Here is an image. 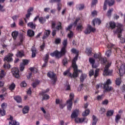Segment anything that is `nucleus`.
Returning a JSON list of instances; mask_svg holds the SVG:
<instances>
[{"instance_id": "obj_32", "label": "nucleus", "mask_w": 125, "mask_h": 125, "mask_svg": "<svg viewBox=\"0 0 125 125\" xmlns=\"http://www.w3.org/2000/svg\"><path fill=\"white\" fill-rule=\"evenodd\" d=\"M93 121H92V125H96V124H97V122L98 121V119L96 118V117L94 115L92 116Z\"/></svg>"}, {"instance_id": "obj_20", "label": "nucleus", "mask_w": 125, "mask_h": 125, "mask_svg": "<svg viewBox=\"0 0 125 125\" xmlns=\"http://www.w3.org/2000/svg\"><path fill=\"white\" fill-rule=\"evenodd\" d=\"M47 77L49 78L50 79H53L55 78V74L53 72L50 71L47 73Z\"/></svg>"}, {"instance_id": "obj_24", "label": "nucleus", "mask_w": 125, "mask_h": 125, "mask_svg": "<svg viewBox=\"0 0 125 125\" xmlns=\"http://www.w3.org/2000/svg\"><path fill=\"white\" fill-rule=\"evenodd\" d=\"M87 77V75H86V74H81L80 76V82L81 83H83V82H84V80L86 79Z\"/></svg>"}, {"instance_id": "obj_44", "label": "nucleus", "mask_w": 125, "mask_h": 125, "mask_svg": "<svg viewBox=\"0 0 125 125\" xmlns=\"http://www.w3.org/2000/svg\"><path fill=\"white\" fill-rule=\"evenodd\" d=\"M89 62L92 65H94V63H95V60L92 58H90L89 59Z\"/></svg>"}, {"instance_id": "obj_43", "label": "nucleus", "mask_w": 125, "mask_h": 125, "mask_svg": "<svg viewBox=\"0 0 125 125\" xmlns=\"http://www.w3.org/2000/svg\"><path fill=\"white\" fill-rule=\"evenodd\" d=\"M115 82L117 85H120L122 83V80L121 78H117Z\"/></svg>"}, {"instance_id": "obj_29", "label": "nucleus", "mask_w": 125, "mask_h": 125, "mask_svg": "<svg viewBox=\"0 0 125 125\" xmlns=\"http://www.w3.org/2000/svg\"><path fill=\"white\" fill-rule=\"evenodd\" d=\"M17 57H23L24 56V51H18L16 54Z\"/></svg>"}, {"instance_id": "obj_1", "label": "nucleus", "mask_w": 125, "mask_h": 125, "mask_svg": "<svg viewBox=\"0 0 125 125\" xmlns=\"http://www.w3.org/2000/svg\"><path fill=\"white\" fill-rule=\"evenodd\" d=\"M78 60V55L76 56L72 61V68L73 69V74L70 72V70L68 69L63 72V76H67L70 78H78L80 75V73H83L82 70H80L78 68V65L76 63V62Z\"/></svg>"}, {"instance_id": "obj_6", "label": "nucleus", "mask_w": 125, "mask_h": 125, "mask_svg": "<svg viewBox=\"0 0 125 125\" xmlns=\"http://www.w3.org/2000/svg\"><path fill=\"white\" fill-rule=\"evenodd\" d=\"M74 97L75 95H74V93H70L69 95L70 99L66 101L67 104H68L67 105V109L69 111H71V110H72V106H73V100H74Z\"/></svg>"}, {"instance_id": "obj_13", "label": "nucleus", "mask_w": 125, "mask_h": 125, "mask_svg": "<svg viewBox=\"0 0 125 125\" xmlns=\"http://www.w3.org/2000/svg\"><path fill=\"white\" fill-rule=\"evenodd\" d=\"M1 109L0 108V114L1 116H5V109L7 107V104L5 103H3L1 105Z\"/></svg>"}, {"instance_id": "obj_59", "label": "nucleus", "mask_w": 125, "mask_h": 125, "mask_svg": "<svg viewBox=\"0 0 125 125\" xmlns=\"http://www.w3.org/2000/svg\"><path fill=\"white\" fill-rule=\"evenodd\" d=\"M65 90H70L71 89V86H70V85L66 84L65 86Z\"/></svg>"}, {"instance_id": "obj_56", "label": "nucleus", "mask_w": 125, "mask_h": 125, "mask_svg": "<svg viewBox=\"0 0 125 125\" xmlns=\"http://www.w3.org/2000/svg\"><path fill=\"white\" fill-rule=\"evenodd\" d=\"M56 26V22L55 21H52L51 28L52 29H55Z\"/></svg>"}, {"instance_id": "obj_48", "label": "nucleus", "mask_w": 125, "mask_h": 125, "mask_svg": "<svg viewBox=\"0 0 125 125\" xmlns=\"http://www.w3.org/2000/svg\"><path fill=\"white\" fill-rule=\"evenodd\" d=\"M108 0H105L104 5V10H106L107 9V3H108Z\"/></svg>"}, {"instance_id": "obj_41", "label": "nucleus", "mask_w": 125, "mask_h": 125, "mask_svg": "<svg viewBox=\"0 0 125 125\" xmlns=\"http://www.w3.org/2000/svg\"><path fill=\"white\" fill-rule=\"evenodd\" d=\"M83 29V27L82 24L78 25L76 27L77 31H82Z\"/></svg>"}, {"instance_id": "obj_62", "label": "nucleus", "mask_w": 125, "mask_h": 125, "mask_svg": "<svg viewBox=\"0 0 125 125\" xmlns=\"http://www.w3.org/2000/svg\"><path fill=\"white\" fill-rule=\"evenodd\" d=\"M86 51L88 53V55L89 56V55H90L91 54V52H92V51H91V50L89 48L86 49Z\"/></svg>"}, {"instance_id": "obj_31", "label": "nucleus", "mask_w": 125, "mask_h": 125, "mask_svg": "<svg viewBox=\"0 0 125 125\" xmlns=\"http://www.w3.org/2000/svg\"><path fill=\"white\" fill-rule=\"evenodd\" d=\"M39 21L41 24H44L46 21V20L44 18L41 17L40 18H39Z\"/></svg>"}, {"instance_id": "obj_30", "label": "nucleus", "mask_w": 125, "mask_h": 125, "mask_svg": "<svg viewBox=\"0 0 125 125\" xmlns=\"http://www.w3.org/2000/svg\"><path fill=\"white\" fill-rule=\"evenodd\" d=\"M114 11V9L113 8L109 9L107 12V16L108 18H110L112 16V12Z\"/></svg>"}, {"instance_id": "obj_4", "label": "nucleus", "mask_w": 125, "mask_h": 125, "mask_svg": "<svg viewBox=\"0 0 125 125\" xmlns=\"http://www.w3.org/2000/svg\"><path fill=\"white\" fill-rule=\"evenodd\" d=\"M12 56H13V54H9L7 56H5L3 59V62H5L4 64L3 65L4 69H10L11 67L10 64L6 65V62H12L13 61V59H12Z\"/></svg>"}, {"instance_id": "obj_36", "label": "nucleus", "mask_w": 125, "mask_h": 125, "mask_svg": "<svg viewBox=\"0 0 125 125\" xmlns=\"http://www.w3.org/2000/svg\"><path fill=\"white\" fill-rule=\"evenodd\" d=\"M56 30H58V31H59V30H62V23L61 22L59 21L58 25L56 27Z\"/></svg>"}, {"instance_id": "obj_28", "label": "nucleus", "mask_w": 125, "mask_h": 125, "mask_svg": "<svg viewBox=\"0 0 125 125\" xmlns=\"http://www.w3.org/2000/svg\"><path fill=\"white\" fill-rule=\"evenodd\" d=\"M93 24L94 26H95V24L100 25L101 24V20L99 19H96L93 21Z\"/></svg>"}, {"instance_id": "obj_55", "label": "nucleus", "mask_w": 125, "mask_h": 125, "mask_svg": "<svg viewBox=\"0 0 125 125\" xmlns=\"http://www.w3.org/2000/svg\"><path fill=\"white\" fill-rule=\"evenodd\" d=\"M62 63L64 66H65L66 64L68 63V59H67V58H64L62 61Z\"/></svg>"}, {"instance_id": "obj_2", "label": "nucleus", "mask_w": 125, "mask_h": 125, "mask_svg": "<svg viewBox=\"0 0 125 125\" xmlns=\"http://www.w3.org/2000/svg\"><path fill=\"white\" fill-rule=\"evenodd\" d=\"M67 43L68 42L67 41V39L64 40L62 42V44L63 46L62 47L61 51H55L54 52L50 54V56H52V57H56V58H58V59H59V58H61V57H62V56H65L67 52V50H66V48H67Z\"/></svg>"}, {"instance_id": "obj_18", "label": "nucleus", "mask_w": 125, "mask_h": 125, "mask_svg": "<svg viewBox=\"0 0 125 125\" xmlns=\"http://www.w3.org/2000/svg\"><path fill=\"white\" fill-rule=\"evenodd\" d=\"M79 116V109H75L74 110L71 114V118L72 119H75V118H77Z\"/></svg>"}, {"instance_id": "obj_64", "label": "nucleus", "mask_w": 125, "mask_h": 125, "mask_svg": "<svg viewBox=\"0 0 125 125\" xmlns=\"http://www.w3.org/2000/svg\"><path fill=\"white\" fill-rule=\"evenodd\" d=\"M44 34L48 37L50 35V30H46V32H44Z\"/></svg>"}, {"instance_id": "obj_58", "label": "nucleus", "mask_w": 125, "mask_h": 125, "mask_svg": "<svg viewBox=\"0 0 125 125\" xmlns=\"http://www.w3.org/2000/svg\"><path fill=\"white\" fill-rule=\"evenodd\" d=\"M105 108L102 107L101 108V110H100V114H101V115H102L103 114V113H105Z\"/></svg>"}, {"instance_id": "obj_40", "label": "nucleus", "mask_w": 125, "mask_h": 125, "mask_svg": "<svg viewBox=\"0 0 125 125\" xmlns=\"http://www.w3.org/2000/svg\"><path fill=\"white\" fill-rule=\"evenodd\" d=\"M40 83V81L39 80H37L35 81V82L33 83L32 84L33 87L34 88H35V87H37V85H38V84H39Z\"/></svg>"}, {"instance_id": "obj_54", "label": "nucleus", "mask_w": 125, "mask_h": 125, "mask_svg": "<svg viewBox=\"0 0 125 125\" xmlns=\"http://www.w3.org/2000/svg\"><path fill=\"white\" fill-rule=\"evenodd\" d=\"M74 36V33L72 32V31H70V33L68 34V37L69 39H72L73 38V36Z\"/></svg>"}, {"instance_id": "obj_53", "label": "nucleus", "mask_w": 125, "mask_h": 125, "mask_svg": "<svg viewBox=\"0 0 125 125\" xmlns=\"http://www.w3.org/2000/svg\"><path fill=\"white\" fill-rule=\"evenodd\" d=\"M94 75V70L93 69H92L89 71V77H92Z\"/></svg>"}, {"instance_id": "obj_49", "label": "nucleus", "mask_w": 125, "mask_h": 125, "mask_svg": "<svg viewBox=\"0 0 125 125\" xmlns=\"http://www.w3.org/2000/svg\"><path fill=\"white\" fill-rule=\"evenodd\" d=\"M15 88V84L14 83H12L9 86V89L10 90H13Z\"/></svg>"}, {"instance_id": "obj_3", "label": "nucleus", "mask_w": 125, "mask_h": 125, "mask_svg": "<svg viewBox=\"0 0 125 125\" xmlns=\"http://www.w3.org/2000/svg\"><path fill=\"white\" fill-rule=\"evenodd\" d=\"M124 29L123 28V25L121 23H118L117 25V29L116 30L113 31V33L114 34H117L118 35V38L120 39V42L121 43H125V39L124 38H122V32Z\"/></svg>"}, {"instance_id": "obj_22", "label": "nucleus", "mask_w": 125, "mask_h": 125, "mask_svg": "<svg viewBox=\"0 0 125 125\" xmlns=\"http://www.w3.org/2000/svg\"><path fill=\"white\" fill-rule=\"evenodd\" d=\"M20 42H19L15 46H18L19 45H21L22 44V42H23V41L24 40V36L22 34H21L20 35Z\"/></svg>"}, {"instance_id": "obj_37", "label": "nucleus", "mask_w": 125, "mask_h": 125, "mask_svg": "<svg viewBox=\"0 0 125 125\" xmlns=\"http://www.w3.org/2000/svg\"><path fill=\"white\" fill-rule=\"evenodd\" d=\"M32 51V57L35 58L36 57V54H37V50L36 49H31Z\"/></svg>"}, {"instance_id": "obj_5", "label": "nucleus", "mask_w": 125, "mask_h": 125, "mask_svg": "<svg viewBox=\"0 0 125 125\" xmlns=\"http://www.w3.org/2000/svg\"><path fill=\"white\" fill-rule=\"evenodd\" d=\"M107 46L108 50L106 51L105 55H106L107 57H110V56H111V54H112V51L117 50V47L116 45H115V44L112 43H108Z\"/></svg>"}, {"instance_id": "obj_60", "label": "nucleus", "mask_w": 125, "mask_h": 125, "mask_svg": "<svg viewBox=\"0 0 125 125\" xmlns=\"http://www.w3.org/2000/svg\"><path fill=\"white\" fill-rule=\"evenodd\" d=\"M108 103H109V101L107 100H105L103 101L102 104L103 105H107Z\"/></svg>"}, {"instance_id": "obj_35", "label": "nucleus", "mask_w": 125, "mask_h": 125, "mask_svg": "<svg viewBox=\"0 0 125 125\" xmlns=\"http://www.w3.org/2000/svg\"><path fill=\"white\" fill-rule=\"evenodd\" d=\"M90 112V111L89 110V109H86L84 112H83L82 113V116H83V117H85L86 116H88V115H89V113Z\"/></svg>"}, {"instance_id": "obj_12", "label": "nucleus", "mask_w": 125, "mask_h": 125, "mask_svg": "<svg viewBox=\"0 0 125 125\" xmlns=\"http://www.w3.org/2000/svg\"><path fill=\"white\" fill-rule=\"evenodd\" d=\"M28 64H29V60H23L22 63H21L20 65V71H21V72L23 71L24 69H25V66H26V65H28Z\"/></svg>"}, {"instance_id": "obj_7", "label": "nucleus", "mask_w": 125, "mask_h": 125, "mask_svg": "<svg viewBox=\"0 0 125 125\" xmlns=\"http://www.w3.org/2000/svg\"><path fill=\"white\" fill-rule=\"evenodd\" d=\"M110 66H111L110 63H108L105 65L103 72L104 76H112L113 75V70L109 69Z\"/></svg>"}, {"instance_id": "obj_15", "label": "nucleus", "mask_w": 125, "mask_h": 125, "mask_svg": "<svg viewBox=\"0 0 125 125\" xmlns=\"http://www.w3.org/2000/svg\"><path fill=\"white\" fill-rule=\"evenodd\" d=\"M8 120H11V121H9V125H20V124L19 122H17L16 121L13 120V117L12 116H10L9 119H7Z\"/></svg>"}, {"instance_id": "obj_19", "label": "nucleus", "mask_w": 125, "mask_h": 125, "mask_svg": "<svg viewBox=\"0 0 125 125\" xmlns=\"http://www.w3.org/2000/svg\"><path fill=\"white\" fill-rule=\"evenodd\" d=\"M33 10H34V8L30 7L27 10V14L25 15V17L27 19H29L30 16L32 15V13L33 12Z\"/></svg>"}, {"instance_id": "obj_51", "label": "nucleus", "mask_w": 125, "mask_h": 125, "mask_svg": "<svg viewBox=\"0 0 125 125\" xmlns=\"http://www.w3.org/2000/svg\"><path fill=\"white\" fill-rule=\"evenodd\" d=\"M21 87H25L27 86V83H26V82L25 81H23L22 82H21Z\"/></svg>"}, {"instance_id": "obj_17", "label": "nucleus", "mask_w": 125, "mask_h": 125, "mask_svg": "<svg viewBox=\"0 0 125 125\" xmlns=\"http://www.w3.org/2000/svg\"><path fill=\"white\" fill-rule=\"evenodd\" d=\"M106 27L107 28H111V29H115L116 28V23L114 22L110 21L109 23H106Z\"/></svg>"}, {"instance_id": "obj_25", "label": "nucleus", "mask_w": 125, "mask_h": 125, "mask_svg": "<svg viewBox=\"0 0 125 125\" xmlns=\"http://www.w3.org/2000/svg\"><path fill=\"white\" fill-rule=\"evenodd\" d=\"M30 108L28 106H25L22 109V113L23 114H28L29 113V110Z\"/></svg>"}, {"instance_id": "obj_47", "label": "nucleus", "mask_w": 125, "mask_h": 125, "mask_svg": "<svg viewBox=\"0 0 125 125\" xmlns=\"http://www.w3.org/2000/svg\"><path fill=\"white\" fill-rule=\"evenodd\" d=\"M98 75H99V69H97L95 71L94 78H97Z\"/></svg>"}, {"instance_id": "obj_8", "label": "nucleus", "mask_w": 125, "mask_h": 125, "mask_svg": "<svg viewBox=\"0 0 125 125\" xmlns=\"http://www.w3.org/2000/svg\"><path fill=\"white\" fill-rule=\"evenodd\" d=\"M112 83V82H111V80L108 79L107 80L106 83H104V88H105L104 91H111L113 89L112 87H109V85Z\"/></svg>"}, {"instance_id": "obj_34", "label": "nucleus", "mask_w": 125, "mask_h": 125, "mask_svg": "<svg viewBox=\"0 0 125 125\" xmlns=\"http://www.w3.org/2000/svg\"><path fill=\"white\" fill-rule=\"evenodd\" d=\"M84 7V5L83 4H80L76 5V8L79 10H83Z\"/></svg>"}, {"instance_id": "obj_57", "label": "nucleus", "mask_w": 125, "mask_h": 125, "mask_svg": "<svg viewBox=\"0 0 125 125\" xmlns=\"http://www.w3.org/2000/svg\"><path fill=\"white\" fill-rule=\"evenodd\" d=\"M61 1V0H50L49 2H50V3H53V2H60Z\"/></svg>"}, {"instance_id": "obj_63", "label": "nucleus", "mask_w": 125, "mask_h": 125, "mask_svg": "<svg viewBox=\"0 0 125 125\" xmlns=\"http://www.w3.org/2000/svg\"><path fill=\"white\" fill-rule=\"evenodd\" d=\"M61 6L60 5V3H58L57 4V9L58 10V11H60V10H61Z\"/></svg>"}, {"instance_id": "obj_10", "label": "nucleus", "mask_w": 125, "mask_h": 125, "mask_svg": "<svg viewBox=\"0 0 125 125\" xmlns=\"http://www.w3.org/2000/svg\"><path fill=\"white\" fill-rule=\"evenodd\" d=\"M94 57L96 59H99V61H101L102 64H106L107 63V58H102L100 56V54H94Z\"/></svg>"}, {"instance_id": "obj_21", "label": "nucleus", "mask_w": 125, "mask_h": 125, "mask_svg": "<svg viewBox=\"0 0 125 125\" xmlns=\"http://www.w3.org/2000/svg\"><path fill=\"white\" fill-rule=\"evenodd\" d=\"M85 120V117H84L83 118H75V123H77V124H79L80 123H83L84 121Z\"/></svg>"}, {"instance_id": "obj_26", "label": "nucleus", "mask_w": 125, "mask_h": 125, "mask_svg": "<svg viewBox=\"0 0 125 125\" xmlns=\"http://www.w3.org/2000/svg\"><path fill=\"white\" fill-rule=\"evenodd\" d=\"M28 27H30L31 29H33L35 30L36 29V24L33 23V22H30L27 23Z\"/></svg>"}, {"instance_id": "obj_46", "label": "nucleus", "mask_w": 125, "mask_h": 125, "mask_svg": "<svg viewBox=\"0 0 125 125\" xmlns=\"http://www.w3.org/2000/svg\"><path fill=\"white\" fill-rule=\"evenodd\" d=\"M121 119V115L118 114L115 117V122L116 123H119V120Z\"/></svg>"}, {"instance_id": "obj_16", "label": "nucleus", "mask_w": 125, "mask_h": 125, "mask_svg": "<svg viewBox=\"0 0 125 125\" xmlns=\"http://www.w3.org/2000/svg\"><path fill=\"white\" fill-rule=\"evenodd\" d=\"M49 58V55L46 54L45 56L43 58V60L44 63L43 64L42 67H46V65H47V62H48V59Z\"/></svg>"}, {"instance_id": "obj_23", "label": "nucleus", "mask_w": 125, "mask_h": 125, "mask_svg": "<svg viewBox=\"0 0 125 125\" xmlns=\"http://www.w3.org/2000/svg\"><path fill=\"white\" fill-rule=\"evenodd\" d=\"M27 36H28V37H34V36H35V32L31 29H29L27 31Z\"/></svg>"}, {"instance_id": "obj_39", "label": "nucleus", "mask_w": 125, "mask_h": 125, "mask_svg": "<svg viewBox=\"0 0 125 125\" xmlns=\"http://www.w3.org/2000/svg\"><path fill=\"white\" fill-rule=\"evenodd\" d=\"M4 77H5V73L4 72V70H1L0 73V80H2Z\"/></svg>"}, {"instance_id": "obj_9", "label": "nucleus", "mask_w": 125, "mask_h": 125, "mask_svg": "<svg viewBox=\"0 0 125 125\" xmlns=\"http://www.w3.org/2000/svg\"><path fill=\"white\" fill-rule=\"evenodd\" d=\"M49 91V88H47L45 90H43L40 93V95L42 96V100H47L49 99V96L46 93Z\"/></svg>"}, {"instance_id": "obj_52", "label": "nucleus", "mask_w": 125, "mask_h": 125, "mask_svg": "<svg viewBox=\"0 0 125 125\" xmlns=\"http://www.w3.org/2000/svg\"><path fill=\"white\" fill-rule=\"evenodd\" d=\"M97 2H98V0H92L91 3V6L95 5L97 3Z\"/></svg>"}, {"instance_id": "obj_50", "label": "nucleus", "mask_w": 125, "mask_h": 125, "mask_svg": "<svg viewBox=\"0 0 125 125\" xmlns=\"http://www.w3.org/2000/svg\"><path fill=\"white\" fill-rule=\"evenodd\" d=\"M55 43L56 44H59V43H61V39L60 38L56 39Z\"/></svg>"}, {"instance_id": "obj_45", "label": "nucleus", "mask_w": 125, "mask_h": 125, "mask_svg": "<svg viewBox=\"0 0 125 125\" xmlns=\"http://www.w3.org/2000/svg\"><path fill=\"white\" fill-rule=\"evenodd\" d=\"M71 52H72V53H74V54H77V55H78V54H79V51L77 50V49H75V48H72L71 50Z\"/></svg>"}, {"instance_id": "obj_27", "label": "nucleus", "mask_w": 125, "mask_h": 125, "mask_svg": "<svg viewBox=\"0 0 125 125\" xmlns=\"http://www.w3.org/2000/svg\"><path fill=\"white\" fill-rule=\"evenodd\" d=\"M14 99L17 102V103H21V102H22V99L21 98V97L19 96L14 97Z\"/></svg>"}, {"instance_id": "obj_38", "label": "nucleus", "mask_w": 125, "mask_h": 125, "mask_svg": "<svg viewBox=\"0 0 125 125\" xmlns=\"http://www.w3.org/2000/svg\"><path fill=\"white\" fill-rule=\"evenodd\" d=\"M114 114V111L113 110H110L107 111L106 113L107 117H111L112 115Z\"/></svg>"}, {"instance_id": "obj_61", "label": "nucleus", "mask_w": 125, "mask_h": 125, "mask_svg": "<svg viewBox=\"0 0 125 125\" xmlns=\"http://www.w3.org/2000/svg\"><path fill=\"white\" fill-rule=\"evenodd\" d=\"M72 27H73V25L70 24L69 25H68V26L67 28H66V31H70V30L72 29Z\"/></svg>"}, {"instance_id": "obj_33", "label": "nucleus", "mask_w": 125, "mask_h": 125, "mask_svg": "<svg viewBox=\"0 0 125 125\" xmlns=\"http://www.w3.org/2000/svg\"><path fill=\"white\" fill-rule=\"evenodd\" d=\"M12 36L13 37L14 40H16L17 37H18V32L14 31L12 33Z\"/></svg>"}, {"instance_id": "obj_11", "label": "nucleus", "mask_w": 125, "mask_h": 125, "mask_svg": "<svg viewBox=\"0 0 125 125\" xmlns=\"http://www.w3.org/2000/svg\"><path fill=\"white\" fill-rule=\"evenodd\" d=\"M95 28H93L91 25H89L87 26L86 29L84 31V34L85 35H88V34H90L91 32H95Z\"/></svg>"}, {"instance_id": "obj_14", "label": "nucleus", "mask_w": 125, "mask_h": 125, "mask_svg": "<svg viewBox=\"0 0 125 125\" xmlns=\"http://www.w3.org/2000/svg\"><path fill=\"white\" fill-rule=\"evenodd\" d=\"M12 73L15 78H18L20 76L19 75V69L18 68H13L12 69Z\"/></svg>"}, {"instance_id": "obj_42", "label": "nucleus", "mask_w": 125, "mask_h": 125, "mask_svg": "<svg viewBox=\"0 0 125 125\" xmlns=\"http://www.w3.org/2000/svg\"><path fill=\"white\" fill-rule=\"evenodd\" d=\"M107 3L109 6H112V5H113L114 3H115V0H110V1L108 0Z\"/></svg>"}]
</instances>
